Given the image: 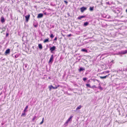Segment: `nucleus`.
Returning <instances> with one entry per match:
<instances>
[{
	"mask_svg": "<svg viewBox=\"0 0 127 127\" xmlns=\"http://www.w3.org/2000/svg\"><path fill=\"white\" fill-rule=\"evenodd\" d=\"M29 67L28 65L26 64H24L23 65V69L24 70H25L27 69Z\"/></svg>",
	"mask_w": 127,
	"mask_h": 127,
	"instance_id": "f257e3e1",
	"label": "nucleus"
},
{
	"mask_svg": "<svg viewBox=\"0 0 127 127\" xmlns=\"http://www.w3.org/2000/svg\"><path fill=\"white\" fill-rule=\"evenodd\" d=\"M53 59H54V56L53 55H51V56L50 59V60L49 61V63H52L53 61Z\"/></svg>",
	"mask_w": 127,
	"mask_h": 127,
	"instance_id": "f03ea898",
	"label": "nucleus"
},
{
	"mask_svg": "<svg viewBox=\"0 0 127 127\" xmlns=\"http://www.w3.org/2000/svg\"><path fill=\"white\" fill-rule=\"evenodd\" d=\"M56 49V47L55 46H53L52 47H51L50 48V50L51 51V53L55 50Z\"/></svg>",
	"mask_w": 127,
	"mask_h": 127,
	"instance_id": "7ed1b4c3",
	"label": "nucleus"
},
{
	"mask_svg": "<svg viewBox=\"0 0 127 127\" xmlns=\"http://www.w3.org/2000/svg\"><path fill=\"white\" fill-rule=\"evenodd\" d=\"M81 11L82 12H83L85 10L87 9V8L84 6H83L80 8Z\"/></svg>",
	"mask_w": 127,
	"mask_h": 127,
	"instance_id": "20e7f679",
	"label": "nucleus"
},
{
	"mask_svg": "<svg viewBox=\"0 0 127 127\" xmlns=\"http://www.w3.org/2000/svg\"><path fill=\"white\" fill-rule=\"evenodd\" d=\"M120 54H124L126 53H127V50L125 51H122L119 52Z\"/></svg>",
	"mask_w": 127,
	"mask_h": 127,
	"instance_id": "39448f33",
	"label": "nucleus"
},
{
	"mask_svg": "<svg viewBox=\"0 0 127 127\" xmlns=\"http://www.w3.org/2000/svg\"><path fill=\"white\" fill-rule=\"evenodd\" d=\"M30 15L29 14L28 15H26L25 16L26 19V20L27 22H28L29 19L30 17Z\"/></svg>",
	"mask_w": 127,
	"mask_h": 127,
	"instance_id": "423d86ee",
	"label": "nucleus"
},
{
	"mask_svg": "<svg viewBox=\"0 0 127 127\" xmlns=\"http://www.w3.org/2000/svg\"><path fill=\"white\" fill-rule=\"evenodd\" d=\"M43 15V14L42 13H39L38 14L37 16V18H40L42 17Z\"/></svg>",
	"mask_w": 127,
	"mask_h": 127,
	"instance_id": "0eeeda50",
	"label": "nucleus"
},
{
	"mask_svg": "<svg viewBox=\"0 0 127 127\" xmlns=\"http://www.w3.org/2000/svg\"><path fill=\"white\" fill-rule=\"evenodd\" d=\"M109 74L108 75H106L104 76H100V78L102 79H105L106 77H108V76L109 75Z\"/></svg>",
	"mask_w": 127,
	"mask_h": 127,
	"instance_id": "6e6552de",
	"label": "nucleus"
},
{
	"mask_svg": "<svg viewBox=\"0 0 127 127\" xmlns=\"http://www.w3.org/2000/svg\"><path fill=\"white\" fill-rule=\"evenodd\" d=\"M85 69L83 67H81L80 68L78 69L79 72H80L82 71L85 70Z\"/></svg>",
	"mask_w": 127,
	"mask_h": 127,
	"instance_id": "1a4fd4ad",
	"label": "nucleus"
},
{
	"mask_svg": "<svg viewBox=\"0 0 127 127\" xmlns=\"http://www.w3.org/2000/svg\"><path fill=\"white\" fill-rule=\"evenodd\" d=\"M10 50L9 49H8L6 50L5 52V53L6 54H8L10 53Z\"/></svg>",
	"mask_w": 127,
	"mask_h": 127,
	"instance_id": "9d476101",
	"label": "nucleus"
},
{
	"mask_svg": "<svg viewBox=\"0 0 127 127\" xmlns=\"http://www.w3.org/2000/svg\"><path fill=\"white\" fill-rule=\"evenodd\" d=\"M5 20L4 18L3 17H2L1 19V22L2 23H3L4 22Z\"/></svg>",
	"mask_w": 127,
	"mask_h": 127,
	"instance_id": "9b49d317",
	"label": "nucleus"
},
{
	"mask_svg": "<svg viewBox=\"0 0 127 127\" xmlns=\"http://www.w3.org/2000/svg\"><path fill=\"white\" fill-rule=\"evenodd\" d=\"M69 122L67 121V120L66 121V122L64 124V126L65 127H66L68 125V124Z\"/></svg>",
	"mask_w": 127,
	"mask_h": 127,
	"instance_id": "f8f14e48",
	"label": "nucleus"
},
{
	"mask_svg": "<svg viewBox=\"0 0 127 127\" xmlns=\"http://www.w3.org/2000/svg\"><path fill=\"white\" fill-rule=\"evenodd\" d=\"M85 17V16H79L77 19L79 20L81 19L84 18Z\"/></svg>",
	"mask_w": 127,
	"mask_h": 127,
	"instance_id": "ddd939ff",
	"label": "nucleus"
},
{
	"mask_svg": "<svg viewBox=\"0 0 127 127\" xmlns=\"http://www.w3.org/2000/svg\"><path fill=\"white\" fill-rule=\"evenodd\" d=\"M12 56L15 58H17L19 56L17 54L15 55H12Z\"/></svg>",
	"mask_w": 127,
	"mask_h": 127,
	"instance_id": "4468645a",
	"label": "nucleus"
},
{
	"mask_svg": "<svg viewBox=\"0 0 127 127\" xmlns=\"http://www.w3.org/2000/svg\"><path fill=\"white\" fill-rule=\"evenodd\" d=\"M38 47L39 48L41 49H42V45L41 44H38Z\"/></svg>",
	"mask_w": 127,
	"mask_h": 127,
	"instance_id": "2eb2a0df",
	"label": "nucleus"
},
{
	"mask_svg": "<svg viewBox=\"0 0 127 127\" xmlns=\"http://www.w3.org/2000/svg\"><path fill=\"white\" fill-rule=\"evenodd\" d=\"M26 114L25 113V112H23L22 113L21 115V116H25Z\"/></svg>",
	"mask_w": 127,
	"mask_h": 127,
	"instance_id": "dca6fc26",
	"label": "nucleus"
},
{
	"mask_svg": "<svg viewBox=\"0 0 127 127\" xmlns=\"http://www.w3.org/2000/svg\"><path fill=\"white\" fill-rule=\"evenodd\" d=\"M89 24V23L88 22H86L84 23V26H86Z\"/></svg>",
	"mask_w": 127,
	"mask_h": 127,
	"instance_id": "f3484780",
	"label": "nucleus"
},
{
	"mask_svg": "<svg viewBox=\"0 0 127 127\" xmlns=\"http://www.w3.org/2000/svg\"><path fill=\"white\" fill-rule=\"evenodd\" d=\"M94 8V7H90L89 8L90 10L91 11H92L93 10Z\"/></svg>",
	"mask_w": 127,
	"mask_h": 127,
	"instance_id": "a211bd4d",
	"label": "nucleus"
},
{
	"mask_svg": "<svg viewBox=\"0 0 127 127\" xmlns=\"http://www.w3.org/2000/svg\"><path fill=\"white\" fill-rule=\"evenodd\" d=\"M49 39H47L44 40L43 41L44 43H45L46 42H49Z\"/></svg>",
	"mask_w": 127,
	"mask_h": 127,
	"instance_id": "6ab92c4d",
	"label": "nucleus"
},
{
	"mask_svg": "<svg viewBox=\"0 0 127 127\" xmlns=\"http://www.w3.org/2000/svg\"><path fill=\"white\" fill-rule=\"evenodd\" d=\"M82 107V106L81 105H80L78 107L76 108V110H77L78 109H80Z\"/></svg>",
	"mask_w": 127,
	"mask_h": 127,
	"instance_id": "aec40b11",
	"label": "nucleus"
},
{
	"mask_svg": "<svg viewBox=\"0 0 127 127\" xmlns=\"http://www.w3.org/2000/svg\"><path fill=\"white\" fill-rule=\"evenodd\" d=\"M81 51L83 52H87V50L85 49H81Z\"/></svg>",
	"mask_w": 127,
	"mask_h": 127,
	"instance_id": "412c9836",
	"label": "nucleus"
},
{
	"mask_svg": "<svg viewBox=\"0 0 127 127\" xmlns=\"http://www.w3.org/2000/svg\"><path fill=\"white\" fill-rule=\"evenodd\" d=\"M28 106H27L26 107H25V108L24 109L23 112H26V111L27 109L28 108Z\"/></svg>",
	"mask_w": 127,
	"mask_h": 127,
	"instance_id": "4be33fe9",
	"label": "nucleus"
},
{
	"mask_svg": "<svg viewBox=\"0 0 127 127\" xmlns=\"http://www.w3.org/2000/svg\"><path fill=\"white\" fill-rule=\"evenodd\" d=\"M54 36V35H53V33H51L50 36V37L52 38H53Z\"/></svg>",
	"mask_w": 127,
	"mask_h": 127,
	"instance_id": "5701e85b",
	"label": "nucleus"
},
{
	"mask_svg": "<svg viewBox=\"0 0 127 127\" xmlns=\"http://www.w3.org/2000/svg\"><path fill=\"white\" fill-rule=\"evenodd\" d=\"M33 25L34 27L35 28L37 27L38 26V24L35 23H34Z\"/></svg>",
	"mask_w": 127,
	"mask_h": 127,
	"instance_id": "b1692460",
	"label": "nucleus"
},
{
	"mask_svg": "<svg viewBox=\"0 0 127 127\" xmlns=\"http://www.w3.org/2000/svg\"><path fill=\"white\" fill-rule=\"evenodd\" d=\"M59 86V85H58L57 86L56 85H55V87H54V89H57V88Z\"/></svg>",
	"mask_w": 127,
	"mask_h": 127,
	"instance_id": "393cba45",
	"label": "nucleus"
},
{
	"mask_svg": "<svg viewBox=\"0 0 127 127\" xmlns=\"http://www.w3.org/2000/svg\"><path fill=\"white\" fill-rule=\"evenodd\" d=\"M86 86L87 87H89L90 88H91V87L89 84H86Z\"/></svg>",
	"mask_w": 127,
	"mask_h": 127,
	"instance_id": "a878e982",
	"label": "nucleus"
},
{
	"mask_svg": "<svg viewBox=\"0 0 127 127\" xmlns=\"http://www.w3.org/2000/svg\"><path fill=\"white\" fill-rule=\"evenodd\" d=\"M98 88L101 90H102L103 89L100 86H99L98 87Z\"/></svg>",
	"mask_w": 127,
	"mask_h": 127,
	"instance_id": "bb28decb",
	"label": "nucleus"
},
{
	"mask_svg": "<svg viewBox=\"0 0 127 127\" xmlns=\"http://www.w3.org/2000/svg\"><path fill=\"white\" fill-rule=\"evenodd\" d=\"M44 118H43V119H42V121H41V122H40V125H41L42 124L43 122V120H44Z\"/></svg>",
	"mask_w": 127,
	"mask_h": 127,
	"instance_id": "cd10ccee",
	"label": "nucleus"
},
{
	"mask_svg": "<svg viewBox=\"0 0 127 127\" xmlns=\"http://www.w3.org/2000/svg\"><path fill=\"white\" fill-rule=\"evenodd\" d=\"M87 80V78H86L85 77L84 78H83V80L84 81H85Z\"/></svg>",
	"mask_w": 127,
	"mask_h": 127,
	"instance_id": "c85d7f7f",
	"label": "nucleus"
},
{
	"mask_svg": "<svg viewBox=\"0 0 127 127\" xmlns=\"http://www.w3.org/2000/svg\"><path fill=\"white\" fill-rule=\"evenodd\" d=\"M57 39V37H56L55 39H54V41H56Z\"/></svg>",
	"mask_w": 127,
	"mask_h": 127,
	"instance_id": "c756f323",
	"label": "nucleus"
},
{
	"mask_svg": "<svg viewBox=\"0 0 127 127\" xmlns=\"http://www.w3.org/2000/svg\"><path fill=\"white\" fill-rule=\"evenodd\" d=\"M67 121L68 122H69V121H71V119H69V118L67 120Z\"/></svg>",
	"mask_w": 127,
	"mask_h": 127,
	"instance_id": "7c9ffc66",
	"label": "nucleus"
},
{
	"mask_svg": "<svg viewBox=\"0 0 127 127\" xmlns=\"http://www.w3.org/2000/svg\"><path fill=\"white\" fill-rule=\"evenodd\" d=\"M64 1L66 3V5L67 4L68 2L66 0H64Z\"/></svg>",
	"mask_w": 127,
	"mask_h": 127,
	"instance_id": "2f4dec72",
	"label": "nucleus"
},
{
	"mask_svg": "<svg viewBox=\"0 0 127 127\" xmlns=\"http://www.w3.org/2000/svg\"><path fill=\"white\" fill-rule=\"evenodd\" d=\"M72 35L71 34H70L68 35H67V36H68V37H70V36H72Z\"/></svg>",
	"mask_w": 127,
	"mask_h": 127,
	"instance_id": "473e14b6",
	"label": "nucleus"
},
{
	"mask_svg": "<svg viewBox=\"0 0 127 127\" xmlns=\"http://www.w3.org/2000/svg\"><path fill=\"white\" fill-rule=\"evenodd\" d=\"M73 116H72V115H71V116L69 118V119H70L72 120V118L73 117Z\"/></svg>",
	"mask_w": 127,
	"mask_h": 127,
	"instance_id": "72a5a7b5",
	"label": "nucleus"
},
{
	"mask_svg": "<svg viewBox=\"0 0 127 127\" xmlns=\"http://www.w3.org/2000/svg\"><path fill=\"white\" fill-rule=\"evenodd\" d=\"M49 90H51L52 89L51 87V85L50 86H49Z\"/></svg>",
	"mask_w": 127,
	"mask_h": 127,
	"instance_id": "f704fd0d",
	"label": "nucleus"
},
{
	"mask_svg": "<svg viewBox=\"0 0 127 127\" xmlns=\"http://www.w3.org/2000/svg\"><path fill=\"white\" fill-rule=\"evenodd\" d=\"M104 72L105 73H109V71H105Z\"/></svg>",
	"mask_w": 127,
	"mask_h": 127,
	"instance_id": "c9c22d12",
	"label": "nucleus"
},
{
	"mask_svg": "<svg viewBox=\"0 0 127 127\" xmlns=\"http://www.w3.org/2000/svg\"><path fill=\"white\" fill-rule=\"evenodd\" d=\"M51 87L53 89H54V87L52 85H51Z\"/></svg>",
	"mask_w": 127,
	"mask_h": 127,
	"instance_id": "e433bc0d",
	"label": "nucleus"
},
{
	"mask_svg": "<svg viewBox=\"0 0 127 127\" xmlns=\"http://www.w3.org/2000/svg\"><path fill=\"white\" fill-rule=\"evenodd\" d=\"M93 87H94L95 88H97L96 87V86L95 85L93 86Z\"/></svg>",
	"mask_w": 127,
	"mask_h": 127,
	"instance_id": "4c0bfd02",
	"label": "nucleus"
},
{
	"mask_svg": "<svg viewBox=\"0 0 127 127\" xmlns=\"http://www.w3.org/2000/svg\"><path fill=\"white\" fill-rule=\"evenodd\" d=\"M35 117H34V118H33V119H32V121H34V120L35 119Z\"/></svg>",
	"mask_w": 127,
	"mask_h": 127,
	"instance_id": "58836bf2",
	"label": "nucleus"
},
{
	"mask_svg": "<svg viewBox=\"0 0 127 127\" xmlns=\"http://www.w3.org/2000/svg\"><path fill=\"white\" fill-rule=\"evenodd\" d=\"M5 60V59L4 58L3 59H1V61H3V60Z\"/></svg>",
	"mask_w": 127,
	"mask_h": 127,
	"instance_id": "ea45409f",
	"label": "nucleus"
},
{
	"mask_svg": "<svg viewBox=\"0 0 127 127\" xmlns=\"http://www.w3.org/2000/svg\"><path fill=\"white\" fill-rule=\"evenodd\" d=\"M8 35V33H7L6 34V36H7Z\"/></svg>",
	"mask_w": 127,
	"mask_h": 127,
	"instance_id": "a19ab883",
	"label": "nucleus"
},
{
	"mask_svg": "<svg viewBox=\"0 0 127 127\" xmlns=\"http://www.w3.org/2000/svg\"><path fill=\"white\" fill-rule=\"evenodd\" d=\"M107 4H109V2H107Z\"/></svg>",
	"mask_w": 127,
	"mask_h": 127,
	"instance_id": "79ce46f5",
	"label": "nucleus"
},
{
	"mask_svg": "<svg viewBox=\"0 0 127 127\" xmlns=\"http://www.w3.org/2000/svg\"><path fill=\"white\" fill-rule=\"evenodd\" d=\"M126 12H127V9L126 10Z\"/></svg>",
	"mask_w": 127,
	"mask_h": 127,
	"instance_id": "37998d69",
	"label": "nucleus"
},
{
	"mask_svg": "<svg viewBox=\"0 0 127 127\" xmlns=\"http://www.w3.org/2000/svg\"><path fill=\"white\" fill-rule=\"evenodd\" d=\"M49 79H50V77H49Z\"/></svg>",
	"mask_w": 127,
	"mask_h": 127,
	"instance_id": "c03bdc74",
	"label": "nucleus"
},
{
	"mask_svg": "<svg viewBox=\"0 0 127 127\" xmlns=\"http://www.w3.org/2000/svg\"><path fill=\"white\" fill-rule=\"evenodd\" d=\"M2 28L0 27V29H2Z\"/></svg>",
	"mask_w": 127,
	"mask_h": 127,
	"instance_id": "a18cd8bd",
	"label": "nucleus"
},
{
	"mask_svg": "<svg viewBox=\"0 0 127 127\" xmlns=\"http://www.w3.org/2000/svg\"><path fill=\"white\" fill-rule=\"evenodd\" d=\"M113 61H112L111 62H113Z\"/></svg>",
	"mask_w": 127,
	"mask_h": 127,
	"instance_id": "49530a36",
	"label": "nucleus"
},
{
	"mask_svg": "<svg viewBox=\"0 0 127 127\" xmlns=\"http://www.w3.org/2000/svg\"><path fill=\"white\" fill-rule=\"evenodd\" d=\"M121 64H122V63H120Z\"/></svg>",
	"mask_w": 127,
	"mask_h": 127,
	"instance_id": "de8ad7c7",
	"label": "nucleus"
},
{
	"mask_svg": "<svg viewBox=\"0 0 127 127\" xmlns=\"http://www.w3.org/2000/svg\"><path fill=\"white\" fill-rule=\"evenodd\" d=\"M3 124H2V125H3Z\"/></svg>",
	"mask_w": 127,
	"mask_h": 127,
	"instance_id": "09e8293b",
	"label": "nucleus"
}]
</instances>
